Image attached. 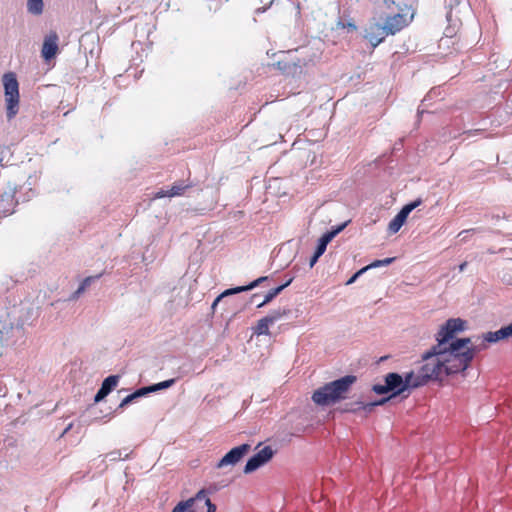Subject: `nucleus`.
Returning a JSON list of instances; mask_svg holds the SVG:
<instances>
[{"instance_id": "f257e3e1", "label": "nucleus", "mask_w": 512, "mask_h": 512, "mask_svg": "<svg viewBox=\"0 0 512 512\" xmlns=\"http://www.w3.org/2000/svg\"><path fill=\"white\" fill-rule=\"evenodd\" d=\"M356 381L357 377L355 375H345L339 379L325 383L323 386L316 389L311 399L316 405L322 407L340 403L348 399V394Z\"/></svg>"}, {"instance_id": "f03ea898", "label": "nucleus", "mask_w": 512, "mask_h": 512, "mask_svg": "<svg viewBox=\"0 0 512 512\" xmlns=\"http://www.w3.org/2000/svg\"><path fill=\"white\" fill-rule=\"evenodd\" d=\"M467 322L461 318L448 319L439 329L436 335L437 343L423 354V359H429L436 355L445 354L448 345L454 341L455 335L466 329Z\"/></svg>"}, {"instance_id": "7ed1b4c3", "label": "nucleus", "mask_w": 512, "mask_h": 512, "mask_svg": "<svg viewBox=\"0 0 512 512\" xmlns=\"http://www.w3.org/2000/svg\"><path fill=\"white\" fill-rule=\"evenodd\" d=\"M481 351V347L474 346L464 350V352L451 353L449 349L445 350V354L436 355L443 364L445 377L464 372L474 359L477 352Z\"/></svg>"}, {"instance_id": "20e7f679", "label": "nucleus", "mask_w": 512, "mask_h": 512, "mask_svg": "<svg viewBox=\"0 0 512 512\" xmlns=\"http://www.w3.org/2000/svg\"><path fill=\"white\" fill-rule=\"evenodd\" d=\"M2 82L6 102V116L10 121L18 114L19 111V83L17 81L16 74L13 72L5 73L2 77Z\"/></svg>"}, {"instance_id": "39448f33", "label": "nucleus", "mask_w": 512, "mask_h": 512, "mask_svg": "<svg viewBox=\"0 0 512 512\" xmlns=\"http://www.w3.org/2000/svg\"><path fill=\"white\" fill-rule=\"evenodd\" d=\"M426 363L421 366L418 371L420 381L415 383L416 386H424L430 381L442 382L445 378L443 364L437 356H433L429 359H423Z\"/></svg>"}, {"instance_id": "423d86ee", "label": "nucleus", "mask_w": 512, "mask_h": 512, "mask_svg": "<svg viewBox=\"0 0 512 512\" xmlns=\"http://www.w3.org/2000/svg\"><path fill=\"white\" fill-rule=\"evenodd\" d=\"M388 401H389V397H385L380 400H376L374 402H369V403H365L363 401L356 400V401L344 403L343 405H341L338 408V410L341 413H353V414H357L360 411H363L365 413V416H367L368 414H370L373 411V409L376 406L384 405Z\"/></svg>"}, {"instance_id": "0eeeda50", "label": "nucleus", "mask_w": 512, "mask_h": 512, "mask_svg": "<svg viewBox=\"0 0 512 512\" xmlns=\"http://www.w3.org/2000/svg\"><path fill=\"white\" fill-rule=\"evenodd\" d=\"M16 183H8L6 190L0 196V217L11 215L15 211L18 201L15 199Z\"/></svg>"}, {"instance_id": "6e6552de", "label": "nucleus", "mask_w": 512, "mask_h": 512, "mask_svg": "<svg viewBox=\"0 0 512 512\" xmlns=\"http://www.w3.org/2000/svg\"><path fill=\"white\" fill-rule=\"evenodd\" d=\"M274 456V450L270 446H265L260 451H258L255 455L250 457L244 466L243 472L245 474H250L266 463H268L272 457Z\"/></svg>"}, {"instance_id": "1a4fd4ad", "label": "nucleus", "mask_w": 512, "mask_h": 512, "mask_svg": "<svg viewBox=\"0 0 512 512\" xmlns=\"http://www.w3.org/2000/svg\"><path fill=\"white\" fill-rule=\"evenodd\" d=\"M251 445L248 443L241 444L228 451L217 463V468L226 466H234L250 451Z\"/></svg>"}, {"instance_id": "9d476101", "label": "nucleus", "mask_w": 512, "mask_h": 512, "mask_svg": "<svg viewBox=\"0 0 512 512\" xmlns=\"http://www.w3.org/2000/svg\"><path fill=\"white\" fill-rule=\"evenodd\" d=\"M422 203L420 198L412 201L402 207V209L396 214V216L390 221L388 225V231L392 234L397 233L403 224L406 222L409 214Z\"/></svg>"}, {"instance_id": "9b49d317", "label": "nucleus", "mask_w": 512, "mask_h": 512, "mask_svg": "<svg viewBox=\"0 0 512 512\" xmlns=\"http://www.w3.org/2000/svg\"><path fill=\"white\" fill-rule=\"evenodd\" d=\"M385 383L391 393L389 400L393 397L402 395L406 391L405 383L402 382V375L396 372L388 373L385 378Z\"/></svg>"}, {"instance_id": "f8f14e48", "label": "nucleus", "mask_w": 512, "mask_h": 512, "mask_svg": "<svg viewBox=\"0 0 512 512\" xmlns=\"http://www.w3.org/2000/svg\"><path fill=\"white\" fill-rule=\"evenodd\" d=\"M58 34L51 31L44 39L41 54L45 61L54 58L58 52Z\"/></svg>"}, {"instance_id": "ddd939ff", "label": "nucleus", "mask_w": 512, "mask_h": 512, "mask_svg": "<svg viewBox=\"0 0 512 512\" xmlns=\"http://www.w3.org/2000/svg\"><path fill=\"white\" fill-rule=\"evenodd\" d=\"M388 35L379 23L369 25L365 29L364 37L369 41L373 48H376Z\"/></svg>"}, {"instance_id": "4468645a", "label": "nucleus", "mask_w": 512, "mask_h": 512, "mask_svg": "<svg viewBox=\"0 0 512 512\" xmlns=\"http://www.w3.org/2000/svg\"><path fill=\"white\" fill-rule=\"evenodd\" d=\"M406 19L403 14L397 13L393 16H388L382 25L387 35H395L406 26Z\"/></svg>"}, {"instance_id": "2eb2a0df", "label": "nucleus", "mask_w": 512, "mask_h": 512, "mask_svg": "<svg viewBox=\"0 0 512 512\" xmlns=\"http://www.w3.org/2000/svg\"><path fill=\"white\" fill-rule=\"evenodd\" d=\"M119 380V375H110L106 377L94 397V402L98 403L105 399V397L118 385Z\"/></svg>"}, {"instance_id": "dca6fc26", "label": "nucleus", "mask_w": 512, "mask_h": 512, "mask_svg": "<svg viewBox=\"0 0 512 512\" xmlns=\"http://www.w3.org/2000/svg\"><path fill=\"white\" fill-rule=\"evenodd\" d=\"M305 63L298 61H285L281 60L277 62V68L286 75L295 76L302 72V67Z\"/></svg>"}, {"instance_id": "f3484780", "label": "nucleus", "mask_w": 512, "mask_h": 512, "mask_svg": "<svg viewBox=\"0 0 512 512\" xmlns=\"http://www.w3.org/2000/svg\"><path fill=\"white\" fill-rule=\"evenodd\" d=\"M482 338H483V343L478 346V347H481V350L487 348L486 343H497L501 340H506V337L504 335L502 327L499 330L489 331L487 333H484L482 335Z\"/></svg>"}, {"instance_id": "a211bd4d", "label": "nucleus", "mask_w": 512, "mask_h": 512, "mask_svg": "<svg viewBox=\"0 0 512 512\" xmlns=\"http://www.w3.org/2000/svg\"><path fill=\"white\" fill-rule=\"evenodd\" d=\"M293 279H294V277H290L282 285L277 286V287L271 289L265 295L264 300L257 305V308H261V307L265 306L266 304L270 303L276 296H278L286 287H288L292 283Z\"/></svg>"}, {"instance_id": "6ab92c4d", "label": "nucleus", "mask_w": 512, "mask_h": 512, "mask_svg": "<svg viewBox=\"0 0 512 512\" xmlns=\"http://www.w3.org/2000/svg\"><path fill=\"white\" fill-rule=\"evenodd\" d=\"M472 344L471 338H456L454 341H452L447 349L450 350L451 353L456 352H464V349L467 350L468 348H472L473 346L469 347L468 345Z\"/></svg>"}, {"instance_id": "aec40b11", "label": "nucleus", "mask_w": 512, "mask_h": 512, "mask_svg": "<svg viewBox=\"0 0 512 512\" xmlns=\"http://www.w3.org/2000/svg\"><path fill=\"white\" fill-rule=\"evenodd\" d=\"M246 291H247L246 285L226 289L219 296L216 297V299L214 300V302L211 305L212 310H215L216 306L223 298L230 296V295L238 294L241 292H246Z\"/></svg>"}, {"instance_id": "412c9836", "label": "nucleus", "mask_w": 512, "mask_h": 512, "mask_svg": "<svg viewBox=\"0 0 512 512\" xmlns=\"http://www.w3.org/2000/svg\"><path fill=\"white\" fill-rule=\"evenodd\" d=\"M420 381L419 374H415L413 371L405 373L404 376H402V382L405 383L406 391L410 393L412 389L419 388L420 386L414 385L415 383Z\"/></svg>"}, {"instance_id": "4be33fe9", "label": "nucleus", "mask_w": 512, "mask_h": 512, "mask_svg": "<svg viewBox=\"0 0 512 512\" xmlns=\"http://www.w3.org/2000/svg\"><path fill=\"white\" fill-rule=\"evenodd\" d=\"M192 187L191 183L186 184L184 181L175 182L170 189H168V197L181 196L187 189Z\"/></svg>"}, {"instance_id": "5701e85b", "label": "nucleus", "mask_w": 512, "mask_h": 512, "mask_svg": "<svg viewBox=\"0 0 512 512\" xmlns=\"http://www.w3.org/2000/svg\"><path fill=\"white\" fill-rule=\"evenodd\" d=\"M101 277V275L96 276H89L86 277L81 284L79 285L78 289L71 295L70 300L77 299L93 282L98 280Z\"/></svg>"}, {"instance_id": "b1692460", "label": "nucleus", "mask_w": 512, "mask_h": 512, "mask_svg": "<svg viewBox=\"0 0 512 512\" xmlns=\"http://www.w3.org/2000/svg\"><path fill=\"white\" fill-rule=\"evenodd\" d=\"M290 313H291V310L289 308L284 307V308H278V309L272 310L265 317L268 320V322L271 325H273L274 323H276L283 317L288 316Z\"/></svg>"}, {"instance_id": "393cba45", "label": "nucleus", "mask_w": 512, "mask_h": 512, "mask_svg": "<svg viewBox=\"0 0 512 512\" xmlns=\"http://www.w3.org/2000/svg\"><path fill=\"white\" fill-rule=\"evenodd\" d=\"M27 12L34 16H39L44 11L43 0H27Z\"/></svg>"}, {"instance_id": "a878e982", "label": "nucleus", "mask_w": 512, "mask_h": 512, "mask_svg": "<svg viewBox=\"0 0 512 512\" xmlns=\"http://www.w3.org/2000/svg\"><path fill=\"white\" fill-rule=\"evenodd\" d=\"M271 324L268 322L266 317L258 320L256 326L253 328L254 334L256 335H270L269 326Z\"/></svg>"}, {"instance_id": "bb28decb", "label": "nucleus", "mask_w": 512, "mask_h": 512, "mask_svg": "<svg viewBox=\"0 0 512 512\" xmlns=\"http://www.w3.org/2000/svg\"><path fill=\"white\" fill-rule=\"evenodd\" d=\"M194 504V499H188L186 501L179 502L171 512H195L192 507Z\"/></svg>"}, {"instance_id": "cd10ccee", "label": "nucleus", "mask_w": 512, "mask_h": 512, "mask_svg": "<svg viewBox=\"0 0 512 512\" xmlns=\"http://www.w3.org/2000/svg\"><path fill=\"white\" fill-rule=\"evenodd\" d=\"M330 237V234H323L320 239L318 240V243H317V246H316V249H315V253L319 254V255H323L326 251V248H327V245L329 244V242L331 241L329 239Z\"/></svg>"}, {"instance_id": "c85d7f7f", "label": "nucleus", "mask_w": 512, "mask_h": 512, "mask_svg": "<svg viewBox=\"0 0 512 512\" xmlns=\"http://www.w3.org/2000/svg\"><path fill=\"white\" fill-rule=\"evenodd\" d=\"M123 455V451L122 450H114V451H111L109 453H107L105 456H104V459L103 461H105V459H109L110 461H117V460H120V459H127L129 457V454L128 453H125L124 456Z\"/></svg>"}, {"instance_id": "c756f323", "label": "nucleus", "mask_w": 512, "mask_h": 512, "mask_svg": "<svg viewBox=\"0 0 512 512\" xmlns=\"http://www.w3.org/2000/svg\"><path fill=\"white\" fill-rule=\"evenodd\" d=\"M175 382H176V379L172 378V379H168V380H165V381H162L159 383L152 384L153 392H157L160 390L170 388L171 386L174 385Z\"/></svg>"}, {"instance_id": "7c9ffc66", "label": "nucleus", "mask_w": 512, "mask_h": 512, "mask_svg": "<svg viewBox=\"0 0 512 512\" xmlns=\"http://www.w3.org/2000/svg\"><path fill=\"white\" fill-rule=\"evenodd\" d=\"M394 261H395V257L385 258L382 260H375L374 262L369 264V267L372 269V268H377L380 266H387V265L393 263Z\"/></svg>"}, {"instance_id": "2f4dec72", "label": "nucleus", "mask_w": 512, "mask_h": 512, "mask_svg": "<svg viewBox=\"0 0 512 512\" xmlns=\"http://www.w3.org/2000/svg\"><path fill=\"white\" fill-rule=\"evenodd\" d=\"M150 393H153L152 385L144 386L134 391V394L137 397V399L147 396Z\"/></svg>"}, {"instance_id": "473e14b6", "label": "nucleus", "mask_w": 512, "mask_h": 512, "mask_svg": "<svg viewBox=\"0 0 512 512\" xmlns=\"http://www.w3.org/2000/svg\"><path fill=\"white\" fill-rule=\"evenodd\" d=\"M347 224L348 222H344L343 224L333 227L330 231L326 232L325 234H330L329 239L332 240L347 226Z\"/></svg>"}, {"instance_id": "72a5a7b5", "label": "nucleus", "mask_w": 512, "mask_h": 512, "mask_svg": "<svg viewBox=\"0 0 512 512\" xmlns=\"http://www.w3.org/2000/svg\"><path fill=\"white\" fill-rule=\"evenodd\" d=\"M137 399V397L135 396L134 392L129 394L128 396H126L121 402L120 404L118 405L117 407V410H121L123 409L125 406H127L128 404L132 403L133 401H135Z\"/></svg>"}, {"instance_id": "f704fd0d", "label": "nucleus", "mask_w": 512, "mask_h": 512, "mask_svg": "<svg viewBox=\"0 0 512 512\" xmlns=\"http://www.w3.org/2000/svg\"><path fill=\"white\" fill-rule=\"evenodd\" d=\"M372 391L375 392L378 395H383V394L390 393L386 383L384 385H381V384L373 385L372 386Z\"/></svg>"}, {"instance_id": "c9c22d12", "label": "nucleus", "mask_w": 512, "mask_h": 512, "mask_svg": "<svg viewBox=\"0 0 512 512\" xmlns=\"http://www.w3.org/2000/svg\"><path fill=\"white\" fill-rule=\"evenodd\" d=\"M267 279H268L267 276H262V277L257 278L256 280L252 281L251 283L246 285L247 291H250V290L254 289L255 287L259 286L261 283H263Z\"/></svg>"}, {"instance_id": "e433bc0d", "label": "nucleus", "mask_w": 512, "mask_h": 512, "mask_svg": "<svg viewBox=\"0 0 512 512\" xmlns=\"http://www.w3.org/2000/svg\"><path fill=\"white\" fill-rule=\"evenodd\" d=\"M502 330L504 332L506 339H509L510 337H512V322L506 326H503Z\"/></svg>"}, {"instance_id": "4c0bfd02", "label": "nucleus", "mask_w": 512, "mask_h": 512, "mask_svg": "<svg viewBox=\"0 0 512 512\" xmlns=\"http://www.w3.org/2000/svg\"><path fill=\"white\" fill-rule=\"evenodd\" d=\"M476 231V229H466V230H462L459 234H458V237H462V241H465L466 238H468V234L470 233H474Z\"/></svg>"}, {"instance_id": "58836bf2", "label": "nucleus", "mask_w": 512, "mask_h": 512, "mask_svg": "<svg viewBox=\"0 0 512 512\" xmlns=\"http://www.w3.org/2000/svg\"><path fill=\"white\" fill-rule=\"evenodd\" d=\"M205 504L207 506V512H215L216 511V505L213 504L209 498H206Z\"/></svg>"}, {"instance_id": "ea45409f", "label": "nucleus", "mask_w": 512, "mask_h": 512, "mask_svg": "<svg viewBox=\"0 0 512 512\" xmlns=\"http://www.w3.org/2000/svg\"><path fill=\"white\" fill-rule=\"evenodd\" d=\"M321 255L314 252L313 256L310 258L309 266L312 268L318 261Z\"/></svg>"}, {"instance_id": "a19ab883", "label": "nucleus", "mask_w": 512, "mask_h": 512, "mask_svg": "<svg viewBox=\"0 0 512 512\" xmlns=\"http://www.w3.org/2000/svg\"><path fill=\"white\" fill-rule=\"evenodd\" d=\"M358 277H360V273H357V272H356L355 274H353V275L348 279V281L346 282V285H351V284H353V283L358 279Z\"/></svg>"}, {"instance_id": "79ce46f5", "label": "nucleus", "mask_w": 512, "mask_h": 512, "mask_svg": "<svg viewBox=\"0 0 512 512\" xmlns=\"http://www.w3.org/2000/svg\"><path fill=\"white\" fill-rule=\"evenodd\" d=\"M168 189L167 190H164V189H160L157 193H156V197L157 198H162V197H168Z\"/></svg>"}, {"instance_id": "37998d69", "label": "nucleus", "mask_w": 512, "mask_h": 512, "mask_svg": "<svg viewBox=\"0 0 512 512\" xmlns=\"http://www.w3.org/2000/svg\"><path fill=\"white\" fill-rule=\"evenodd\" d=\"M205 497H206L205 490H200L193 499H194V502H195L196 500H199V499H202V498H205Z\"/></svg>"}, {"instance_id": "c03bdc74", "label": "nucleus", "mask_w": 512, "mask_h": 512, "mask_svg": "<svg viewBox=\"0 0 512 512\" xmlns=\"http://www.w3.org/2000/svg\"><path fill=\"white\" fill-rule=\"evenodd\" d=\"M384 5L386 8L391 9L393 5H395L394 0H383Z\"/></svg>"}, {"instance_id": "a18cd8bd", "label": "nucleus", "mask_w": 512, "mask_h": 512, "mask_svg": "<svg viewBox=\"0 0 512 512\" xmlns=\"http://www.w3.org/2000/svg\"><path fill=\"white\" fill-rule=\"evenodd\" d=\"M480 132H481V130L476 129V130H469V131H466V132H464V134H465V135H467V136H472V135L479 134Z\"/></svg>"}, {"instance_id": "49530a36", "label": "nucleus", "mask_w": 512, "mask_h": 512, "mask_svg": "<svg viewBox=\"0 0 512 512\" xmlns=\"http://www.w3.org/2000/svg\"><path fill=\"white\" fill-rule=\"evenodd\" d=\"M467 265H468V262L464 261L463 263H461V264L458 266V270H459L460 272H463V271L466 269Z\"/></svg>"}, {"instance_id": "de8ad7c7", "label": "nucleus", "mask_w": 512, "mask_h": 512, "mask_svg": "<svg viewBox=\"0 0 512 512\" xmlns=\"http://www.w3.org/2000/svg\"><path fill=\"white\" fill-rule=\"evenodd\" d=\"M369 269H371V268L369 267V265H367V266H365V267L361 268L360 270H358V271H357V273H360V276H361V275H363L366 271H368Z\"/></svg>"}, {"instance_id": "09e8293b", "label": "nucleus", "mask_w": 512, "mask_h": 512, "mask_svg": "<svg viewBox=\"0 0 512 512\" xmlns=\"http://www.w3.org/2000/svg\"><path fill=\"white\" fill-rule=\"evenodd\" d=\"M72 426H73V424H72V423H70V424H69V425L64 429V431H63V433L61 434V436H63V435H65L66 433H68V431H70V430H71Z\"/></svg>"}, {"instance_id": "8fccbe9b", "label": "nucleus", "mask_w": 512, "mask_h": 512, "mask_svg": "<svg viewBox=\"0 0 512 512\" xmlns=\"http://www.w3.org/2000/svg\"><path fill=\"white\" fill-rule=\"evenodd\" d=\"M424 112H425V110H424V109L418 108V112H417V114H418V116H420V115H421V114H423Z\"/></svg>"}, {"instance_id": "3c124183", "label": "nucleus", "mask_w": 512, "mask_h": 512, "mask_svg": "<svg viewBox=\"0 0 512 512\" xmlns=\"http://www.w3.org/2000/svg\"><path fill=\"white\" fill-rule=\"evenodd\" d=\"M349 27L352 28V29H356V26L354 24H349Z\"/></svg>"}, {"instance_id": "603ef678", "label": "nucleus", "mask_w": 512, "mask_h": 512, "mask_svg": "<svg viewBox=\"0 0 512 512\" xmlns=\"http://www.w3.org/2000/svg\"><path fill=\"white\" fill-rule=\"evenodd\" d=\"M256 297H258V294H253V295H252V297H251V299L253 300V299H255Z\"/></svg>"}, {"instance_id": "864d4df0", "label": "nucleus", "mask_w": 512, "mask_h": 512, "mask_svg": "<svg viewBox=\"0 0 512 512\" xmlns=\"http://www.w3.org/2000/svg\"><path fill=\"white\" fill-rule=\"evenodd\" d=\"M265 9L257 8L256 12L264 11Z\"/></svg>"}]
</instances>
